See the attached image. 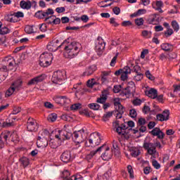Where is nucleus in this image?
I'll use <instances>...</instances> for the list:
<instances>
[{
    "instance_id": "nucleus-1",
    "label": "nucleus",
    "mask_w": 180,
    "mask_h": 180,
    "mask_svg": "<svg viewBox=\"0 0 180 180\" xmlns=\"http://www.w3.org/2000/svg\"><path fill=\"white\" fill-rule=\"evenodd\" d=\"M65 44V52L64 57L65 58H74L78 56L79 51L81 50V44L79 42L73 41L71 43H68L65 41L61 46Z\"/></svg>"
},
{
    "instance_id": "nucleus-2",
    "label": "nucleus",
    "mask_w": 180,
    "mask_h": 180,
    "mask_svg": "<svg viewBox=\"0 0 180 180\" xmlns=\"http://www.w3.org/2000/svg\"><path fill=\"white\" fill-rule=\"evenodd\" d=\"M1 139H4L6 143H16L19 141V135L18 134L17 131H4L1 134Z\"/></svg>"
},
{
    "instance_id": "nucleus-3",
    "label": "nucleus",
    "mask_w": 180,
    "mask_h": 180,
    "mask_svg": "<svg viewBox=\"0 0 180 180\" xmlns=\"http://www.w3.org/2000/svg\"><path fill=\"white\" fill-rule=\"evenodd\" d=\"M53 53L49 52H44L39 57V65L41 67H49L51 65L53 60Z\"/></svg>"
},
{
    "instance_id": "nucleus-4",
    "label": "nucleus",
    "mask_w": 180,
    "mask_h": 180,
    "mask_svg": "<svg viewBox=\"0 0 180 180\" xmlns=\"http://www.w3.org/2000/svg\"><path fill=\"white\" fill-rule=\"evenodd\" d=\"M86 139V133L84 129L76 131L72 134V140L75 143L76 146H79L81 143H84Z\"/></svg>"
},
{
    "instance_id": "nucleus-5",
    "label": "nucleus",
    "mask_w": 180,
    "mask_h": 180,
    "mask_svg": "<svg viewBox=\"0 0 180 180\" xmlns=\"http://www.w3.org/2000/svg\"><path fill=\"white\" fill-rule=\"evenodd\" d=\"M156 147H158V148H162L161 143L156 142L155 145L153 143L147 142L143 143V148H145V150H147L148 154H149V155H154V154L157 153V150L155 149Z\"/></svg>"
},
{
    "instance_id": "nucleus-6",
    "label": "nucleus",
    "mask_w": 180,
    "mask_h": 180,
    "mask_svg": "<svg viewBox=\"0 0 180 180\" xmlns=\"http://www.w3.org/2000/svg\"><path fill=\"white\" fill-rule=\"evenodd\" d=\"M101 141H102V137L101 134L98 132H94L90 135L89 139V143L91 147H96V146H99L101 144Z\"/></svg>"
},
{
    "instance_id": "nucleus-7",
    "label": "nucleus",
    "mask_w": 180,
    "mask_h": 180,
    "mask_svg": "<svg viewBox=\"0 0 180 180\" xmlns=\"http://www.w3.org/2000/svg\"><path fill=\"white\" fill-rule=\"evenodd\" d=\"M106 46V43L103 41L102 37H98L97 38V41L96 42L95 51L97 53L98 56H102L103 54V51H105V46Z\"/></svg>"
},
{
    "instance_id": "nucleus-8",
    "label": "nucleus",
    "mask_w": 180,
    "mask_h": 180,
    "mask_svg": "<svg viewBox=\"0 0 180 180\" xmlns=\"http://www.w3.org/2000/svg\"><path fill=\"white\" fill-rule=\"evenodd\" d=\"M55 133V137L58 140H70L71 139V133L67 132L66 131L56 129Z\"/></svg>"
},
{
    "instance_id": "nucleus-9",
    "label": "nucleus",
    "mask_w": 180,
    "mask_h": 180,
    "mask_svg": "<svg viewBox=\"0 0 180 180\" xmlns=\"http://www.w3.org/2000/svg\"><path fill=\"white\" fill-rule=\"evenodd\" d=\"M115 106H117L116 110L112 111V115L115 116L116 119H122L123 113H124V108L123 105L119 102L115 103Z\"/></svg>"
},
{
    "instance_id": "nucleus-10",
    "label": "nucleus",
    "mask_w": 180,
    "mask_h": 180,
    "mask_svg": "<svg viewBox=\"0 0 180 180\" xmlns=\"http://www.w3.org/2000/svg\"><path fill=\"white\" fill-rule=\"evenodd\" d=\"M27 129L28 131H37L39 126H37V122L34 119L30 117L27 122Z\"/></svg>"
},
{
    "instance_id": "nucleus-11",
    "label": "nucleus",
    "mask_w": 180,
    "mask_h": 180,
    "mask_svg": "<svg viewBox=\"0 0 180 180\" xmlns=\"http://www.w3.org/2000/svg\"><path fill=\"white\" fill-rule=\"evenodd\" d=\"M53 101L58 105H68L71 102L70 98L65 96H56Z\"/></svg>"
},
{
    "instance_id": "nucleus-12",
    "label": "nucleus",
    "mask_w": 180,
    "mask_h": 180,
    "mask_svg": "<svg viewBox=\"0 0 180 180\" xmlns=\"http://www.w3.org/2000/svg\"><path fill=\"white\" fill-rule=\"evenodd\" d=\"M63 79H64V72L60 70L53 72L52 77V82H53V84H59L58 82H61Z\"/></svg>"
},
{
    "instance_id": "nucleus-13",
    "label": "nucleus",
    "mask_w": 180,
    "mask_h": 180,
    "mask_svg": "<svg viewBox=\"0 0 180 180\" xmlns=\"http://www.w3.org/2000/svg\"><path fill=\"white\" fill-rule=\"evenodd\" d=\"M49 15H54V11L51 8H48L46 11H38L36 13V16L39 18V19H46Z\"/></svg>"
},
{
    "instance_id": "nucleus-14",
    "label": "nucleus",
    "mask_w": 180,
    "mask_h": 180,
    "mask_svg": "<svg viewBox=\"0 0 180 180\" xmlns=\"http://www.w3.org/2000/svg\"><path fill=\"white\" fill-rule=\"evenodd\" d=\"M15 120H16L15 117L7 119L6 121L0 119V127H12L15 123Z\"/></svg>"
},
{
    "instance_id": "nucleus-15",
    "label": "nucleus",
    "mask_w": 180,
    "mask_h": 180,
    "mask_svg": "<svg viewBox=\"0 0 180 180\" xmlns=\"http://www.w3.org/2000/svg\"><path fill=\"white\" fill-rule=\"evenodd\" d=\"M156 118L159 122H167L169 119V110H165L162 114H158Z\"/></svg>"
},
{
    "instance_id": "nucleus-16",
    "label": "nucleus",
    "mask_w": 180,
    "mask_h": 180,
    "mask_svg": "<svg viewBox=\"0 0 180 180\" xmlns=\"http://www.w3.org/2000/svg\"><path fill=\"white\" fill-rule=\"evenodd\" d=\"M15 63V59H13L12 58V56H8L6 57L4 60H3V66H6V68H8L9 70H12L11 67H13V64Z\"/></svg>"
},
{
    "instance_id": "nucleus-17",
    "label": "nucleus",
    "mask_w": 180,
    "mask_h": 180,
    "mask_svg": "<svg viewBox=\"0 0 180 180\" xmlns=\"http://www.w3.org/2000/svg\"><path fill=\"white\" fill-rule=\"evenodd\" d=\"M60 160L63 162H65L66 164L70 162L72 160L71 153L68 150L63 152L60 155Z\"/></svg>"
},
{
    "instance_id": "nucleus-18",
    "label": "nucleus",
    "mask_w": 180,
    "mask_h": 180,
    "mask_svg": "<svg viewBox=\"0 0 180 180\" xmlns=\"http://www.w3.org/2000/svg\"><path fill=\"white\" fill-rule=\"evenodd\" d=\"M59 47H61V45H58V40H56V41L50 42L47 45L46 49L47 50H49V51L53 52V51H57Z\"/></svg>"
},
{
    "instance_id": "nucleus-19",
    "label": "nucleus",
    "mask_w": 180,
    "mask_h": 180,
    "mask_svg": "<svg viewBox=\"0 0 180 180\" xmlns=\"http://www.w3.org/2000/svg\"><path fill=\"white\" fill-rule=\"evenodd\" d=\"M150 134H152V136H158V139H160V140H162V139L165 137V134H164V132H162V131H161V129H160L158 127L154 128L150 131Z\"/></svg>"
},
{
    "instance_id": "nucleus-20",
    "label": "nucleus",
    "mask_w": 180,
    "mask_h": 180,
    "mask_svg": "<svg viewBox=\"0 0 180 180\" xmlns=\"http://www.w3.org/2000/svg\"><path fill=\"white\" fill-rule=\"evenodd\" d=\"M158 94V91L154 88H151L145 91V95H146V96H148V98H151V99L157 98Z\"/></svg>"
},
{
    "instance_id": "nucleus-21",
    "label": "nucleus",
    "mask_w": 180,
    "mask_h": 180,
    "mask_svg": "<svg viewBox=\"0 0 180 180\" xmlns=\"http://www.w3.org/2000/svg\"><path fill=\"white\" fill-rule=\"evenodd\" d=\"M37 146L39 148H45L49 146V141L47 139L38 138L37 140Z\"/></svg>"
},
{
    "instance_id": "nucleus-22",
    "label": "nucleus",
    "mask_w": 180,
    "mask_h": 180,
    "mask_svg": "<svg viewBox=\"0 0 180 180\" xmlns=\"http://www.w3.org/2000/svg\"><path fill=\"white\" fill-rule=\"evenodd\" d=\"M134 86H135L134 82H128L127 87L123 90L124 95H131L132 92L134 91Z\"/></svg>"
},
{
    "instance_id": "nucleus-23",
    "label": "nucleus",
    "mask_w": 180,
    "mask_h": 180,
    "mask_svg": "<svg viewBox=\"0 0 180 180\" xmlns=\"http://www.w3.org/2000/svg\"><path fill=\"white\" fill-rule=\"evenodd\" d=\"M162 6H164V3L162 1H156L152 4V8L155 11H158L160 13H162Z\"/></svg>"
},
{
    "instance_id": "nucleus-24",
    "label": "nucleus",
    "mask_w": 180,
    "mask_h": 180,
    "mask_svg": "<svg viewBox=\"0 0 180 180\" xmlns=\"http://www.w3.org/2000/svg\"><path fill=\"white\" fill-rule=\"evenodd\" d=\"M112 151L109 147L105 148V151L101 155V158L104 161H109L112 158Z\"/></svg>"
},
{
    "instance_id": "nucleus-25",
    "label": "nucleus",
    "mask_w": 180,
    "mask_h": 180,
    "mask_svg": "<svg viewBox=\"0 0 180 180\" xmlns=\"http://www.w3.org/2000/svg\"><path fill=\"white\" fill-rule=\"evenodd\" d=\"M44 75H41L30 79L28 82L27 85H35V84H39V82H41V81H44Z\"/></svg>"
},
{
    "instance_id": "nucleus-26",
    "label": "nucleus",
    "mask_w": 180,
    "mask_h": 180,
    "mask_svg": "<svg viewBox=\"0 0 180 180\" xmlns=\"http://www.w3.org/2000/svg\"><path fill=\"white\" fill-rule=\"evenodd\" d=\"M131 72V70L129 66H125L122 69V72L121 73V79L122 81H126L127 79V75Z\"/></svg>"
},
{
    "instance_id": "nucleus-27",
    "label": "nucleus",
    "mask_w": 180,
    "mask_h": 180,
    "mask_svg": "<svg viewBox=\"0 0 180 180\" xmlns=\"http://www.w3.org/2000/svg\"><path fill=\"white\" fill-rule=\"evenodd\" d=\"M5 20L7 22H10L11 23H16V22H19V19L16 18L15 14H8L4 17Z\"/></svg>"
},
{
    "instance_id": "nucleus-28",
    "label": "nucleus",
    "mask_w": 180,
    "mask_h": 180,
    "mask_svg": "<svg viewBox=\"0 0 180 180\" xmlns=\"http://www.w3.org/2000/svg\"><path fill=\"white\" fill-rule=\"evenodd\" d=\"M22 84H23L22 79H18L11 84V86L18 92V91H20L22 87Z\"/></svg>"
},
{
    "instance_id": "nucleus-29",
    "label": "nucleus",
    "mask_w": 180,
    "mask_h": 180,
    "mask_svg": "<svg viewBox=\"0 0 180 180\" xmlns=\"http://www.w3.org/2000/svg\"><path fill=\"white\" fill-rule=\"evenodd\" d=\"M20 6L22 9H27V11H29L30 8H32V2L30 1H25L22 0L20 2Z\"/></svg>"
},
{
    "instance_id": "nucleus-30",
    "label": "nucleus",
    "mask_w": 180,
    "mask_h": 180,
    "mask_svg": "<svg viewBox=\"0 0 180 180\" xmlns=\"http://www.w3.org/2000/svg\"><path fill=\"white\" fill-rule=\"evenodd\" d=\"M111 71H103L101 72V81L102 82H108L109 77H110Z\"/></svg>"
},
{
    "instance_id": "nucleus-31",
    "label": "nucleus",
    "mask_w": 180,
    "mask_h": 180,
    "mask_svg": "<svg viewBox=\"0 0 180 180\" xmlns=\"http://www.w3.org/2000/svg\"><path fill=\"white\" fill-rule=\"evenodd\" d=\"M50 132L47 129H42L39 132L38 139H49Z\"/></svg>"
},
{
    "instance_id": "nucleus-32",
    "label": "nucleus",
    "mask_w": 180,
    "mask_h": 180,
    "mask_svg": "<svg viewBox=\"0 0 180 180\" xmlns=\"http://www.w3.org/2000/svg\"><path fill=\"white\" fill-rule=\"evenodd\" d=\"M0 77L6 79V77H8V68L6 66L0 68Z\"/></svg>"
},
{
    "instance_id": "nucleus-33",
    "label": "nucleus",
    "mask_w": 180,
    "mask_h": 180,
    "mask_svg": "<svg viewBox=\"0 0 180 180\" xmlns=\"http://www.w3.org/2000/svg\"><path fill=\"white\" fill-rule=\"evenodd\" d=\"M96 70V66H91L89 67L84 72V75H87V77H89V75H92V74H94V72H95V71Z\"/></svg>"
},
{
    "instance_id": "nucleus-34",
    "label": "nucleus",
    "mask_w": 180,
    "mask_h": 180,
    "mask_svg": "<svg viewBox=\"0 0 180 180\" xmlns=\"http://www.w3.org/2000/svg\"><path fill=\"white\" fill-rule=\"evenodd\" d=\"M20 162L22 165V167H24V168H26V167H27V165L30 164V160L26 157H22L20 158Z\"/></svg>"
},
{
    "instance_id": "nucleus-35",
    "label": "nucleus",
    "mask_w": 180,
    "mask_h": 180,
    "mask_svg": "<svg viewBox=\"0 0 180 180\" xmlns=\"http://www.w3.org/2000/svg\"><path fill=\"white\" fill-rule=\"evenodd\" d=\"M15 92H17L15 88L12 87L11 86L6 91L5 97L9 98V96H12Z\"/></svg>"
},
{
    "instance_id": "nucleus-36",
    "label": "nucleus",
    "mask_w": 180,
    "mask_h": 180,
    "mask_svg": "<svg viewBox=\"0 0 180 180\" xmlns=\"http://www.w3.org/2000/svg\"><path fill=\"white\" fill-rule=\"evenodd\" d=\"M8 106V104H4V100H2V93L0 91V112L5 110Z\"/></svg>"
},
{
    "instance_id": "nucleus-37",
    "label": "nucleus",
    "mask_w": 180,
    "mask_h": 180,
    "mask_svg": "<svg viewBox=\"0 0 180 180\" xmlns=\"http://www.w3.org/2000/svg\"><path fill=\"white\" fill-rule=\"evenodd\" d=\"M73 89L76 90V92H81L84 89L82 82H79L76 84H74Z\"/></svg>"
},
{
    "instance_id": "nucleus-38",
    "label": "nucleus",
    "mask_w": 180,
    "mask_h": 180,
    "mask_svg": "<svg viewBox=\"0 0 180 180\" xmlns=\"http://www.w3.org/2000/svg\"><path fill=\"white\" fill-rule=\"evenodd\" d=\"M112 116H113V111L106 112L103 116V121L108 122V120H109V119H110Z\"/></svg>"
},
{
    "instance_id": "nucleus-39",
    "label": "nucleus",
    "mask_w": 180,
    "mask_h": 180,
    "mask_svg": "<svg viewBox=\"0 0 180 180\" xmlns=\"http://www.w3.org/2000/svg\"><path fill=\"white\" fill-rule=\"evenodd\" d=\"M89 108L92 110H99L101 105L98 103H93L88 105Z\"/></svg>"
},
{
    "instance_id": "nucleus-40",
    "label": "nucleus",
    "mask_w": 180,
    "mask_h": 180,
    "mask_svg": "<svg viewBox=\"0 0 180 180\" xmlns=\"http://www.w3.org/2000/svg\"><path fill=\"white\" fill-rule=\"evenodd\" d=\"M162 50H164V51H169L171 49H172V45L169 44H162L161 45Z\"/></svg>"
},
{
    "instance_id": "nucleus-41",
    "label": "nucleus",
    "mask_w": 180,
    "mask_h": 180,
    "mask_svg": "<svg viewBox=\"0 0 180 180\" xmlns=\"http://www.w3.org/2000/svg\"><path fill=\"white\" fill-rule=\"evenodd\" d=\"M151 34H152L151 31L143 30L142 31L141 35L143 37H145V39H151Z\"/></svg>"
},
{
    "instance_id": "nucleus-42",
    "label": "nucleus",
    "mask_w": 180,
    "mask_h": 180,
    "mask_svg": "<svg viewBox=\"0 0 180 180\" xmlns=\"http://www.w3.org/2000/svg\"><path fill=\"white\" fill-rule=\"evenodd\" d=\"M171 25L174 32H178L179 30V24H178V22H176V20L172 21Z\"/></svg>"
},
{
    "instance_id": "nucleus-43",
    "label": "nucleus",
    "mask_w": 180,
    "mask_h": 180,
    "mask_svg": "<svg viewBox=\"0 0 180 180\" xmlns=\"http://www.w3.org/2000/svg\"><path fill=\"white\" fill-rule=\"evenodd\" d=\"M45 22L48 25H53L54 23V15L48 16L45 18Z\"/></svg>"
},
{
    "instance_id": "nucleus-44",
    "label": "nucleus",
    "mask_w": 180,
    "mask_h": 180,
    "mask_svg": "<svg viewBox=\"0 0 180 180\" xmlns=\"http://www.w3.org/2000/svg\"><path fill=\"white\" fill-rule=\"evenodd\" d=\"M112 147L114 148V153H115L117 155H120V151H119V146H117V142L113 141Z\"/></svg>"
},
{
    "instance_id": "nucleus-45",
    "label": "nucleus",
    "mask_w": 180,
    "mask_h": 180,
    "mask_svg": "<svg viewBox=\"0 0 180 180\" xmlns=\"http://www.w3.org/2000/svg\"><path fill=\"white\" fill-rule=\"evenodd\" d=\"M47 120H49V122H56V120H57V114L56 113H52L50 114L48 117Z\"/></svg>"
},
{
    "instance_id": "nucleus-46",
    "label": "nucleus",
    "mask_w": 180,
    "mask_h": 180,
    "mask_svg": "<svg viewBox=\"0 0 180 180\" xmlns=\"http://www.w3.org/2000/svg\"><path fill=\"white\" fill-rule=\"evenodd\" d=\"M135 25H136V26H143L144 25V18H139L135 19Z\"/></svg>"
},
{
    "instance_id": "nucleus-47",
    "label": "nucleus",
    "mask_w": 180,
    "mask_h": 180,
    "mask_svg": "<svg viewBox=\"0 0 180 180\" xmlns=\"http://www.w3.org/2000/svg\"><path fill=\"white\" fill-rule=\"evenodd\" d=\"M127 171L129 174V178L133 179V178H134V172L133 171V167H131V165L127 166Z\"/></svg>"
},
{
    "instance_id": "nucleus-48",
    "label": "nucleus",
    "mask_w": 180,
    "mask_h": 180,
    "mask_svg": "<svg viewBox=\"0 0 180 180\" xmlns=\"http://www.w3.org/2000/svg\"><path fill=\"white\" fill-rule=\"evenodd\" d=\"M70 172H68V170H64L62 172L61 178H63L65 180H68L70 178Z\"/></svg>"
},
{
    "instance_id": "nucleus-49",
    "label": "nucleus",
    "mask_w": 180,
    "mask_h": 180,
    "mask_svg": "<svg viewBox=\"0 0 180 180\" xmlns=\"http://www.w3.org/2000/svg\"><path fill=\"white\" fill-rule=\"evenodd\" d=\"M25 33H27V34H32V33H34V31L33 30V27L30 25L25 26Z\"/></svg>"
},
{
    "instance_id": "nucleus-50",
    "label": "nucleus",
    "mask_w": 180,
    "mask_h": 180,
    "mask_svg": "<svg viewBox=\"0 0 180 180\" xmlns=\"http://www.w3.org/2000/svg\"><path fill=\"white\" fill-rule=\"evenodd\" d=\"M174 34V30L172 28H167V30L165 32V37H169Z\"/></svg>"
},
{
    "instance_id": "nucleus-51",
    "label": "nucleus",
    "mask_w": 180,
    "mask_h": 180,
    "mask_svg": "<svg viewBox=\"0 0 180 180\" xmlns=\"http://www.w3.org/2000/svg\"><path fill=\"white\" fill-rule=\"evenodd\" d=\"M82 106L81 103H75L71 105L70 109L71 110H79Z\"/></svg>"
},
{
    "instance_id": "nucleus-52",
    "label": "nucleus",
    "mask_w": 180,
    "mask_h": 180,
    "mask_svg": "<svg viewBox=\"0 0 180 180\" xmlns=\"http://www.w3.org/2000/svg\"><path fill=\"white\" fill-rule=\"evenodd\" d=\"M61 118L63 119V120H65V122H71L72 120V117L67 114L63 115L61 116Z\"/></svg>"
},
{
    "instance_id": "nucleus-53",
    "label": "nucleus",
    "mask_w": 180,
    "mask_h": 180,
    "mask_svg": "<svg viewBox=\"0 0 180 180\" xmlns=\"http://www.w3.org/2000/svg\"><path fill=\"white\" fill-rule=\"evenodd\" d=\"M108 98L106 97H103L102 96H100V98H98L96 100L97 103H102L104 104L106 103V101Z\"/></svg>"
},
{
    "instance_id": "nucleus-54",
    "label": "nucleus",
    "mask_w": 180,
    "mask_h": 180,
    "mask_svg": "<svg viewBox=\"0 0 180 180\" xmlns=\"http://www.w3.org/2000/svg\"><path fill=\"white\" fill-rule=\"evenodd\" d=\"M106 148V145L103 144L101 146H100L98 148H97L96 150H93L94 151L95 154H97V153H98V154H101V153L102 152V150H105Z\"/></svg>"
},
{
    "instance_id": "nucleus-55",
    "label": "nucleus",
    "mask_w": 180,
    "mask_h": 180,
    "mask_svg": "<svg viewBox=\"0 0 180 180\" xmlns=\"http://www.w3.org/2000/svg\"><path fill=\"white\" fill-rule=\"evenodd\" d=\"M129 116L134 119V117H137V111L135 109H131L129 110Z\"/></svg>"
},
{
    "instance_id": "nucleus-56",
    "label": "nucleus",
    "mask_w": 180,
    "mask_h": 180,
    "mask_svg": "<svg viewBox=\"0 0 180 180\" xmlns=\"http://www.w3.org/2000/svg\"><path fill=\"white\" fill-rule=\"evenodd\" d=\"M95 79H91V80L87 81V86L89 88H93V86L96 84Z\"/></svg>"
},
{
    "instance_id": "nucleus-57",
    "label": "nucleus",
    "mask_w": 180,
    "mask_h": 180,
    "mask_svg": "<svg viewBox=\"0 0 180 180\" xmlns=\"http://www.w3.org/2000/svg\"><path fill=\"white\" fill-rule=\"evenodd\" d=\"M152 165L155 168V169H160L161 168V165L155 160H153Z\"/></svg>"
},
{
    "instance_id": "nucleus-58",
    "label": "nucleus",
    "mask_w": 180,
    "mask_h": 180,
    "mask_svg": "<svg viewBox=\"0 0 180 180\" xmlns=\"http://www.w3.org/2000/svg\"><path fill=\"white\" fill-rule=\"evenodd\" d=\"M140 150L139 149H134L131 153V155H132V157H139V155H140Z\"/></svg>"
},
{
    "instance_id": "nucleus-59",
    "label": "nucleus",
    "mask_w": 180,
    "mask_h": 180,
    "mask_svg": "<svg viewBox=\"0 0 180 180\" xmlns=\"http://www.w3.org/2000/svg\"><path fill=\"white\" fill-rule=\"evenodd\" d=\"M39 30L42 32L47 31V25L46 23H42L39 25Z\"/></svg>"
},
{
    "instance_id": "nucleus-60",
    "label": "nucleus",
    "mask_w": 180,
    "mask_h": 180,
    "mask_svg": "<svg viewBox=\"0 0 180 180\" xmlns=\"http://www.w3.org/2000/svg\"><path fill=\"white\" fill-rule=\"evenodd\" d=\"M134 81H141L143 79V74L136 73V75L134 77Z\"/></svg>"
},
{
    "instance_id": "nucleus-61",
    "label": "nucleus",
    "mask_w": 180,
    "mask_h": 180,
    "mask_svg": "<svg viewBox=\"0 0 180 180\" xmlns=\"http://www.w3.org/2000/svg\"><path fill=\"white\" fill-rule=\"evenodd\" d=\"M8 33H9V30L8 29V27H4L0 29V34H8Z\"/></svg>"
},
{
    "instance_id": "nucleus-62",
    "label": "nucleus",
    "mask_w": 180,
    "mask_h": 180,
    "mask_svg": "<svg viewBox=\"0 0 180 180\" xmlns=\"http://www.w3.org/2000/svg\"><path fill=\"white\" fill-rule=\"evenodd\" d=\"M120 91H122V86H120V85L114 86L113 92L115 94H119V92H120Z\"/></svg>"
},
{
    "instance_id": "nucleus-63",
    "label": "nucleus",
    "mask_w": 180,
    "mask_h": 180,
    "mask_svg": "<svg viewBox=\"0 0 180 180\" xmlns=\"http://www.w3.org/2000/svg\"><path fill=\"white\" fill-rule=\"evenodd\" d=\"M146 75L148 79H150V81H154L155 79V77L154 76L151 75V72H149V70L146 72Z\"/></svg>"
},
{
    "instance_id": "nucleus-64",
    "label": "nucleus",
    "mask_w": 180,
    "mask_h": 180,
    "mask_svg": "<svg viewBox=\"0 0 180 180\" xmlns=\"http://www.w3.org/2000/svg\"><path fill=\"white\" fill-rule=\"evenodd\" d=\"M14 15H15V18H17V19H19V18H25V14H23L22 11L14 13Z\"/></svg>"
}]
</instances>
